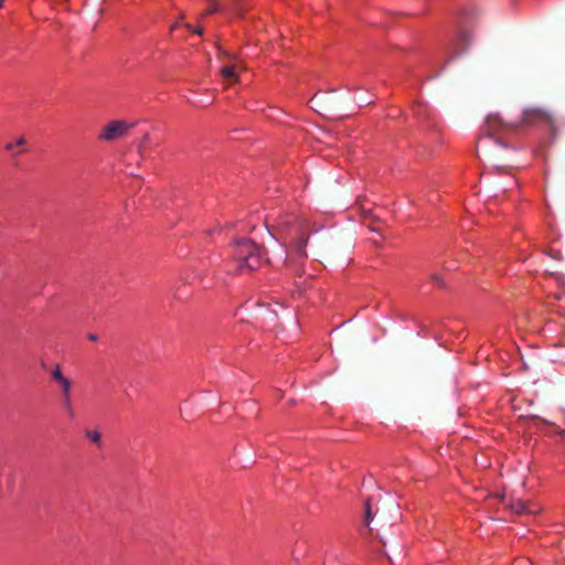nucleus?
I'll list each match as a JSON object with an SVG mask.
<instances>
[{"mask_svg":"<svg viewBox=\"0 0 565 565\" xmlns=\"http://www.w3.org/2000/svg\"><path fill=\"white\" fill-rule=\"evenodd\" d=\"M276 234L292 246V255L285 250L286 265L296 263L297 259L307 257L306 246L310 236L308 221L296 214H284L276 225Z\"/></svg>","mask_w":565,"mask_h":565,"instance_id":"obj_1","label":"nucleus"},{"mask_svg":"<svg viewBox=\"0 0 565 565\" xmlns=\"http://www.w3.org/2000/svg\"><path fill=\"white\" fill-rule=\"evenodd\" d=\"M233 258L237 264V270L243 271L244 269L254 270L257 269L263 262V255L260 247L257 246L250 239H238L233 249Z\"/></svg>","mask_w":565,"mask_h":565,"instance_id":"obj_2","label":"nucleus"},{"mask_svg":"<svg viewBox=\"0 0 565 565\" xmlns=\"http://www.w3.org/2000/svg\"><path fill=\"white\" fill-rule=\"evenodd\" d=\"M516 127L518 125L504 122L499 115H489L482 127V139L480 142L484 138H493L500 131H512L516 129Z\"/></svg>","mask_w":565,"mask_h":565,"instance_id":"obj_3","label":"nucleus"},{"mask_svg":"<svg viewBox=\"0 0 565 565\" xmlns=\"http://www.w3.org/2000/svg\"><path fill=\"white\" fill-rule=\"evenodd\" d=\"M135 124H128L122 120H114L106 125L100 131L98 139L104 141H114L124 137Z\"/></svg>","mask_w":565,"mask_h":565,"instance_id":"obj_4","label":"nucleus"},{"mask_svg":"<svg viewBox=\"0 0 565 565\" xmlns=\"http://www.w3.org/2000/svg\"><path fill=\"white\" fill-rule=\"evenodd\" d=\"M553 121L552 116L541 108H527L523 111L521 125L537 126L541 124L551 125Z\"/></svg>","mask_w":565,"mask_h":565,"instance_id":"obj_5","label":"nucleus"},{"mask_svg":"<svg viewBox=\"0 0 565 565\" xmlns=\"http://www.w3.org/2000/svg\"><path fill=\"white\" fill-rule=\"evenodd\" d=\"M52 379L61 386L62 396L71 394L72 382L70 379L64 376L60 365H56L51 372Z\"/></svg>","mask_w":565,"mask_h":565,"instance_id":"obj_6","label":"nucleus"},{"mask_svg":"<svg viewBox=\"0 0 565 565\" xmlns=\"http://www.w3.org/2000/svg\"><path fill=\"white\" fill-rule=\"evenodd\" d=\"M509 508L516 514H532L537 512V510L532 509L525 501L521 499L511 500Z\"/></svg>","mask_w":565,"mask_h":565,"instance_id":"obj_7","label":"nucleus"},{"mask_svg":"<svg viewBox=\"0 0 565 565\" xmlns=\"http://www.w3.org/2000/svg\"><path fill=\"white\" fill-rule=\"evenodd\" d=\"M220 74L227 83H236L239 79L234 65H223L220 70Z\"/></svg>","mask_w":565,"mask_h":565,"instance_id":"obj_8","label":"nucleus"},{"mask_svg":"<svg viewBox=\"0 0 565 565\" xmlns=\"http://www.w3.org/2000/svg\"><path fill=\"white\" fill-rule=\"evenodd\" d=\"M471 34L468 32V31H461L458 35V45L460 46V49L457 51L456 54H460L462 52H465L469 45V43L471 42Z\"/></svg>","mask_w":565,"mask_h":565,"instance_id":"obj_9","label":"nucleus"},{"mask_svg":"<svg viewBox=\"0 0 565 565\" xmlns=\"http://www.w3.org/2000/svg\"><path fill=\"white\" fill-rule=\"evenodd\" d=\"M63 406L66 409L70 417H74V409L72 405L71 394L63 395Z\"/></svg>","mask_w":565,"mask_h":565,"instance_id":"obj_10","label":"nucleus"},{"mask_svg":"<svg viewBox=\"0 0 565 565\" xmlns=\"http://www.w3.org/2000/svg\"><path fill=\"white\" fill-rule=\"evenodd\" d=\"M63 406L66 409L70 417H74V409L72 405L71 394L63 395Z\"/></svg>","mask_w":565,"mask_h":565,"instance_id":"obj_11","label":"nucleus"},{"mask_svg":"<svg viewBox=\"0 0 565 565\" xmlns=\"http://www.w3.org/2000/svg\"><path fill=\"white\" fill-rule=\"evenodd\" d=\"M149 141V135L146 134L137 146L138 154L141 159L146 156V143Z\"/></svg>","mask_w":565,"mask_h":565,"instance_id":"obj_12","label":"nucleus"},{"mask_svg":"<svg viewBox=\"0 0 565 565\" xmlns=\"http://www.w3.org/2000/svg\"><path fill=\"white\" fill-rule=\"evenodd\" d=\"M86 436L92 443L96 445L100 444L102 435L98 430H87Z\"/></svg>","mask_w":565,"mask_h":565,"instance_id":"obj_13","label":"nucleus"},{"mask_svg":"<svg viewBox=\"0 0 565 565\" xmlns=\"http://www.w3.org/2000/svg\"><path fill=\"white\" fill-rule=\"evenodd\" d=\"M364 508H365V523L366 525L370 524V522L373 520L374 518V514L372 513V509H371V499H367L364 503Z\"/></svg>","mask_w":565,"mask_h":565,"instance_id":"obj_14","label":"nucleus"},{"mask_svg":"<svg viewBox=\"0 0 565 565\" xmlns=\"http://www.w3.org/2000/svg\"><path fill=\"white\" fill-rule=\"evenodd\" d=\"M243 2L244 0H230L228 7L236 13H241L243 11Z\"/></svg>","mask_w":565,"mask_h":565,"instance_id":"obj_15","label":"nucleus"},{"mask_svg":"<svg viewBox=\"0 0 565 565\" xmlns=\"http://www.w3.org/2000/svg\"><path fill=\"white\" fill-rule=\"evenodd\" d=\"M221 10L222 8L220 7V4L215 0H211V7L206 11H204L203 15H207Z\"/></svg>","mask_w":565,"mask_h":565,"instance_id":"obj_16","label":"nucleus"},{"mask_svg":"<svg viewBox=\"0 0 565 565\" xmlns=\"http://www.w3.org/2000/svg\"><path fill=\"white\" fill-rule=\"evenodd\" d=\"M430 279H431V281H433L435 285H437V286H443V279H441V277H440L439 275H437V274H433V275L430 276Z\"/></svg>","mask_w":565,"mask_h":565,"instance_id":"obj_17","label":"nucleus"},{"mask_svg":"<svg viewBox=\"0 0 565 565\" xmlns=\"http://www.w3.org/2000/svg\"><path fill=\"white\" fill-rule=\"evenodd\" d=\"M218 51H220V54H221L222 56L228 57L230 60H235V58H236V56H235V55H233V54H231L230 52H227V51L223 50L222 47H218Z\"/></svg>","mask_w":565,"mask_h":565,"instance_id":"obj_18","label":"nucleus"},{"mask_svg":"<svg viewBox=\"0 0 565 565\" xmlns=\"http://www.w3.org/2000/svg\"><path fill=\"white\" fill-rule=\"evenodd\" d=\"M25 143H26V140H25V138H24V137H20V138H18V139H17V141H15V146H18V147H22V146H24Z\"/></svg>","mask_w":565,"mask_h":565,"instance_id":"obj_19","label":"nucleus"},{"mask_svg":"<svg viewBox=\"0 0 565 565\" xmlns=\"http://www.w3.org/2000/svg\"><path fill=\"white\" fill-rule=\"evenodd\" d=\"M14 146H15V143L9 142V143H7V145L4 146V149H6L7 151L12 152V151H13V147H14Z\"/></svg>","mask_w":565,"mask_h":565,"instance_id":"obj_20","label":"nucleus"},{"mask_svg":"<svg viewBox=\"0 0 565 565\" xmlns=\"http://www.w3.org/2000/svg\"><path fill=\"white\" fill-rule=\"evenodd\" d=\"M88 339H89L90 341H94V342H95V341H97V339H98V338H97V335H96V334L89 333V334H88Z\"/></svg>","mask_w":565,"mask_h":565,"instance_id":"obj_21","label":"nucleus"},{"mask_svg":"<svg viewBox=\"0 0 565 565\" xmlns=\"http://www.w3.org/2000/svg\"><path fill=\"white\" fill-rule=\"evenodd\" d=\"M192 32H194V33H196V34L201 35L203 31H202V29H201V28H198V29L192 30Z\"/></svg>","mask_w":565,"mask_h":565,"instance_id":"obj_22","label":"nucleus"},{"mask_svg":"<svg viewBox=\"0 0 565 565\" xmlns=\"http://www.w3.org/2000/svg\"><path fill=\"white\" fill-rule=\"evenodd\" d=\"M420 107H422V106H418V108L415 110L417 116H420V115H422Z\"/></svg>","mask_w":565,"mask_h":565,"instance_id":"obj_23","label":"nucleus"},{"mask_svg":"<svg viewBox=\"0 0 565 565\" xmlns=\"http://www.w3.org/2000/svg\"><path fill=\"white\" fill-rule=\"evenodd\" d=\"M24 150H20L18 152H12L13 156H18L19 153L23 152Z\"/></svg>","mask_w":565,"mask_h":565,"instance_id":"obj_24","label":"nucleus"},{"mask_svg":"<svg viewBox=\"0 0 565 565\" xmlns=\"http://www.w3.org/2000/svg\"><path fill=\"white\" fill-rule=\"evenodd\" d=\"M185 26H186L189 30H191V31L193 30V29H192V26H191V24H185Z\"/></svg>","mask_w":565,"mask_h":565,"instance_id":"obj_25","label":"nucleus"},{"mask_svg":"<svg viewBox=\"0 0 565 565\" xmlns=\"http://www.w3.org/2000/svg\"><path fill=\"white\" fill-rule=\"evenodd\" d=\"M4 0H0V8L3 6Z\"/></svg>","mask_w":565,"mask_h":565,"instance_id":"obj_26","label":"nucleus"}]
</instances>
